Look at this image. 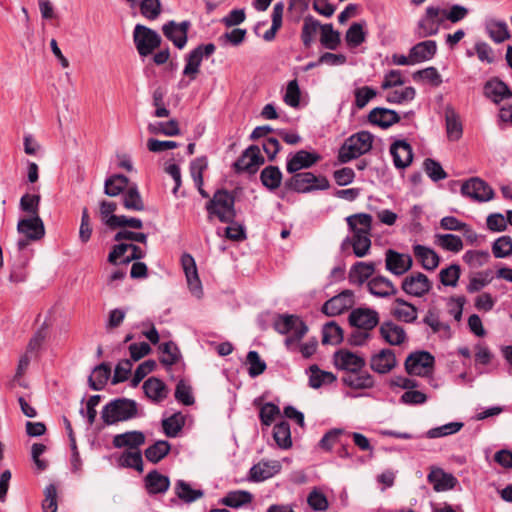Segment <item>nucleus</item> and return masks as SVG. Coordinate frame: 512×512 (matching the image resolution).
I'll return each instance as SVG.
<instances>
[{"instance_id":"obj_1","label":"nucleus","mask_w":512,"mask_h":512,"mask_svg":"<svg viewBox=\"0 0 512 512\" xmlns=\"http://www.w3.org/2000/svg\"><path fill=\"white\" fill-rule=\"evenodd\" d=\"M138 416V404L128 398H117L107 403L102 411L101 418L106 425L128 421Z\"/></svg>"},{"instance_id":"obj_2","label":"nucleus","mask_w":512,"mask_h":512,"mask_svg":"<svg viewBox=\"0 0 512 512\" xmlns=\"http://www.w3.org/2000/svg\"><path fill=\"white\" fill-rule=\"evenodd\" d=\"M209 218L216 216L222 223H233L236 218L235 197L227 190H217L206 204Z\"/></svg>"},{"instance_id":"obj_3","label":"nucleus","mask_w":512,"mask_h":512,"mask_svg":"<svg viewBox=\"0 0 512 512\" xmlns=\"http://www.w3.org/2000/svg\"><path fill=\"white\" fill-rule=\"evenodd\" d=\"M373 136L367 130H360L350 136L338 151V161L341 164L348 163L367 153L372 148Z\"/></svg>"},{"instance_id":"obj_4","label":"nucleus","mask_w":512,"mask_h":512,"mask_svg":"<svg viewBox=\"0 0 512 512\" xmlns=\"http://www.w3.org/2000/svg\"><path fill=\"white\" fill-rule=\"evenodd\" d=\"M294 175L285 182V187L298 193H306L312 190H326L330 183L325 176H316L311 172L293 173Z\"/></svg>"},{"instance_id":"obj_5","label":"nucleus","mask_w":512,"mask_h":512,"mask_svg":"<svg viewBox=\"0 0 512 512\" xmlns=\"http://www.w3.org/2000/svg\"><path fill=\"white\" fill-rule=\"evenodd\" d=\"M274 328L280 334H290L285 340L287 345L300 341L308 331L306 324L295 315H280L274 322Z\"/></svg>"},{"instance_id":"obj_6","label":"nucleus","mask_w":512,"mask_h":512,"mask_svg":"<svg viewBox=\"0 0 512 512\" xmlns=\"http://www.w3.org/2000/svg\"><path fill=\"white\" fill-rule=\"evenodd\" d=\"M133 40L141 57L150 55L161 44V36L154 30L137 24L133 31Z\"/></svg>"},{"instance_id":"obj_7","label":"nucleus","mask_w":512,"mask_h":512,"mask_svg":"<svg viewBox=\"0 0 512 512\" xmlns=\"http://www.w3.org/2000/svg\"><path fill=\"white\" fill-rule=\"evenodd\" d=\"M444 22L442 8L428 6L424 15L419 19L415 34L419 38H427L438 34L441 24Z\"/></svg>"},{"instance_id":"obj_8","label":"nucleus","mask_w":512,"mask_h":512,"mask_svg":"<svg viewBox=\"0 0 512 512\" xmlns=\"http://www.w3.org/2000/svg\"><path fill=\"white\" fill-rule=\"evenodd\" d=\"M434 356L427 351L411 353L405 360V370L409 375L427 376L433 370Z\"/></svg>"},{"instance_id":"obj_9","label":"nucleus","mask_w":512,"mask_h":512,"mask_svg":"<svg viewBox=\"0 0 512 512\" xmlns=\"http://www.w3.org/2000/svg\"><path fill=\"white\" fill-rule=\"evenodd\" d=\"M215 49V45L212 43L199 45L193 49L185 58L186 64L182 72L183 75L189 77L190 81L195 80L203 59L210 57Z\"/></svg>"},{"instance_id":"obj_10","label":"nucleus","mask_w":512,"mask_h":512,"mask_svg":"<svg viewBox=\"0 0 512 512\" xmlns=\"http://www.w3.org/2000/svg\"><path fill=\"white\" fill-rule=\"evenodd\" d=\"M461 193L477 202L489 201L494 196L493 189L478 177L465 181L461 186Z\"/></svg>"},{"instance_id":"obj_11","label":"nucleus","mask_w":512,"mask_h":512,"mask_svg":"<svg viewBox=\"0 0 512 512\" xmlns=\"http://www.w3.org/2000/svg\"><path fill=\"white\" fill-rule=\"evenodd\" d=\"M401 288L408 295L422 297L432 289V282L425 274L414 272L403 279Z\"/></svg>"},{"instance_id":"obj_12","label":"nucleus","mask_w":512,"mask_h":512,"mask_svg":"<svg viewBox=\"0 0 512 512\" xmlns=\"http://www.w3.org/2000/svg\"><path fill=\"white\" fill-rule=\"evenodd\" d=\"M354 305V293L351 290H344L338 295L327 300L321 311L327 316H337L350 309Z\"/></svg>"},{"instance_id":"obj_13","label":"nucleus","mask_w":512,"mask_h":512,"mask_svg":"<svg viewBox=\"0 0 512 512\" xmlns=\"http://www.w3.org/2000/svg\"><path fill=\"white\" fill-rule=\"evenodd\" d=\"M334 364L337 368L347 371V373L360 372L366 366L363 357L349 351L339 350L334 354Z\"/></svg>"},{"instance_id":"obj_14","label":"nucleus","mask_w":512,"mask_h":512,"mask_svg":"<svg viewBox=\"0 0 512 512\" xmlns=\"http://www.w3.org/2000/svg\"><path fill=\"white\" fill-rule=\"evenodd\" d=\"M413 260L408 254L388 249L385 254L386 269L396 276L404 275L412 267Z\"/></svg>"},{"instance_id":"obj_15","label":"nucleus","mask_w":512,"mask_h":512,"mask_svg":"<svg viewBox=\"0 0 512 512\" xmlns=\"http://www.w3.org/2000/svg\"><path fill=\"white\" fill-rule=\"evenodd\" d=\"M189 27V21H183L181 23L169 21L163 25L162 31L165 37H167L178 49H183L187 44V33Z\"/></svg>"},{"instance_id":"obj_16","label":"nucleus","mask_w":512,"mask_h":512,"mask_svg":"<svg viewBox=\"0 0 512 512\" xmlns=\"http://www.w3.org/2000/svg\"><path fill=\"white\" fill-rule=\"evenodd\" d=\"M349 323L366 331L372 330L379 323V315L369 308H357L350 313Z\"/></svg>"},{"instance_id":"obj_17","label":"nucleus","mask_w":512,"mask_h":512,"mask_svg":"<svg viewBox=\"0 0 512 512\" xmlns=\"http://www.w3.org/2000/svg\"><path fill=\"white\" fill-rule=\"evenodd\" d=\"M264 163V158L260 154L258 146L252 145L248 147L241 157L234 163L236 171H247L254 173L258 167Z\"/></svg>"},{"instance_id":"obj_18","label":"nucleus","mask_w":512,"mask_h":512,"mask_svg":"<svg viewBox=\"0 0 512 512\" xmlns=\"http://www.w3.org/2000/svg\"><path fill=\"white\" fill-rule=\"evenodd\" d=\"M397 365V359L393 350L385 348L370 358V368L378 374H387Z\"/></svg>"},{"instance_id":"obj_19","label":"nucleus","mask_w":512,"mask_h":512,"mask_svg":"<svg viewBox=\"0 0 512 512\" xmlns=\"http://www.w3.org/2000/svg\"><path fill=\"white\" fill-rule=\"evenodd\" d=\"M17 230L32 241L40 240L45 235V228L39 215L19 220Z\"/></svg>"},{"instance_id":"obj_20","label":"nucleus","mask_w":512,"mask_h":512,"mask_svg":"<svg viewBox=\"0 0 512 512\" xmlns=\"http://www.w3.org/2000/svg\"><path fill=\"white\" fill-rule=\"evenodd\" d=\"M427 480L433 485V489L436 492L454 489L458 484V480L453 474L447 473L439 467L431 468V471L427 476Z\"/></svg>"},{"instance_id":"obj_21","label":"nucleus","mask_w":512,"mask_h":512,"mask_svg":"<svg viewBox=\"0 0 512 512\" xmlns=\"http://www.w3.org/2000/svg\"><path fill=\"white\" fill-rule=\"evenodd\" d=\"M346 222L352 237L371 236L373 218L368 213H356L348 216Z\"/></svg>"},{"instance_id":"obj_22","label":"nucleus","mask_w":512,"mask_h":512,"mask_svg":"<svg viewBox=\"0 0 512 512\" xmlns=\"http://www.w3.org/2000/svg\"><path fill=\"white\" fill-rule=\"evenodd\" d=\"M390 153L396 168L404 169L412 163V148L405 140H396L393 142L390 146Z\"/></svg>"},{"instance_id":"obj_23","label":"nucleus","mask_w":512,"mask_h":512,"mask_svg":"<svg viewBox=\"0 0 512 512\" xmlns=\"http://www.w3.org/2000/svg\"><path fill=\"white\" fill-rule=\"evenodd\" d=\"M281 464L279 461H261L253 465L249 471L251 481L260 482L269 479L280 472Z\"/></svg>"},{"instance_id":"obj_24","label":"nucleus","mask_w":512,"mask_h":512,"mask_svg":"<svg viewBox=\"0 0 512 512\" xmlns=\"http://www.w3.org/2000/svg\"><path fill=\"white\" fill-rule=\"evenodd\" d=\"M484 95L496 104L506 99H512V91L506 83L498 78H493L486 82L484 85Z\"/></svg>"},{"instance_id":"obj_25","label":"nucleus","mask_w":512,"mask_h":512,"mask_svg":"<svg viewBox=\"0 0 512 512\" xmlns=\"http://www.w3.org/2000/svg\"><path fill=\"white\" fill-rule=\"evenodd\" d=\"M367 288L372 295L380 298H387L398 292L394 284L384 276L371 278L367 283Z\"/></svg>"},{"instance_id":"obj_26","label":"nucleus","mask_w":512,"mask_h":512,"mask_svg":"<svg viewBox=\"0 0 512 512\" xmlns=\"http://www.w3.org/2000/svg\"><path fill=\"white\" fill-rule=\"evenodd\" d=\"M320 160V156L305 150L298 151L286 165L287 172L293 174L301 169L309 168Z\"/></svg>"},{"instance_id":"obj_27","label":"nucleus","mask_w":512,"mask_h":512,"mask_svg":"<svg viewBox=\"0 0 512 512\" xmlns=\"http://www.w3.org/2000/svg\"><path fill=\"white\" fill-rule=\"evenodd\" d=\"M398 120L399 116L394 110L382 107L372 109L368 115L369 123L381 128H388L389 126L397 123Z\"/></svg>"},{"instance_id":"obj_28","label":"nucleus","mask_w":512,"mask_h":512,"mask_svg":"<svg viewBox=\"0 0 512 512\" xmlns=\"http://www.w3.org/2000/svg\"><path fill=\"white\" fill-rule=\"evenodd\" d=\"M145 395L155 403H159L167 398L169 389L159 378L150 377L143 383Z\"/></svg>"},{"instance_id":"obj_29","label":"nucleus","mask_w":512,"mask_h":512,"mask_svg":"<svg viewBox=\"0 0 512 512\" xmlns=\"http://www.w3.org/2000/svg\"><path fill=\"white\" fill-rule=\"evenodd\" d=\"M414 64L431 60L437 52V43L434 40L419 42L410 48Z\"/></svg>"},{"instance_id":"obj_30","label":"nucleus","mask_w":512,"mask_h":512,"mask_svg":"<svg viewBox=\"0 0 512 512\" xmlns=\"http://www.w3.org/2000/svg\"><path fill=\"white\" fill-rule=\"evenodd\" d=\"M379 332L381 337L390 345H401L406 340L405 330L392 321L383 322Z\"/></svg>"},{"instance_id":"obj_31","label":"nucleus","mask_w":512,"mask_h":512,"mask_svg":"<svg viewBox=\"0 0 512 512\" xmlns=\"http://www.w3.org/2000/svg\"><path fill=\"white\" fill-rule=\"evenodd\" d=\"M113 446L115 448L128 447L130 449H137L145 443V435L141 431H127L122 434H117L113 438Z\"/></svg>"},{"instance_id":"obj_32","label":"nucleus","mask_w":512,"mask_h":512,"mask_svg":"<svg viewBox=\"0 0 512 512\" xmlns=\"http://www.w3.org/2000/svg\"><path fill=\"white\" fill-rule=\"evenodd\" d=\"M413 252L424 269L433 271L438 267L440 258L433 249L421 244H416L413 246Z\"/></svg>"},{"instance_id":"obj_33","label":"nucleus","mask_w":512,"mask_h":512,"mask_svg":"<svg viewBox=\"0 0 512 512\" xmlns=\"http://www.w3.org/2000/svg\"><path fill=\"white\" fill-rule=\"evenodd\" d=\"M145 487L149 494H163L170 487L169 477L162 475L157 470L150 471L144 479Z\"/></svg>"},{"instance_id":"obj_34","label":"nucleus","mask_w":512,"mask_h":512,"mask_svg":"<svg viewBox=\"0 0 512 512\" xmlns=\"http://www.w3.org/2000/svg\"><path fill=\"white\" fill-rule=\"evenodd\" d=\"M342 382L352 389H370L375 384L374 377L363 370L360 372L347 373L342 377Z\"/></svg>"},{"instance_id":"obj_35","label":"nucleus","mask_w":512,"mask_h":512,"mask_svg":"<svg viewBox=\"0 0 512 512\" xmlns=\"http://www.w3.org/2000/svg\"><path fill=\"white\" fill-rule=\"evenodd\" d=\"M375 272V264L373 262H356L349 271V281L352 284L362 285Z\"/></svg>"},{"instance_id":"obj_36","label":"nucleus","mask_w":512,"mask_h":512,"mask_svg":"<svg viewBox=\"0 0 512 512\" xmlns=\"http://www.w3.org/2000/svg\"><path fill=\"white\" fill-rule=\"evenodd\" d=\"M111 375V367L108 363H101L93 369V373L88 377V384L92 390H102Z\"/></svg>"},{"instance_id":"obj_37","label":"nucleus","mask_w":512,"mask_h":512,"mask_svg":"<svg viewBox=\"0 0 512 512\" xmlns=\"http://www.w3.org/2000/svg\"><path fill=\"white\" fill-rule=\"evenodd\" d=\"M395 303L398 305L392 310L393 316L403 322L412 323L417 319V308L402 298H396Z\"/></svg>"},{"instance_id":"obj_38","label":"nucleus","mask_w":512,"mask_h":512,"mask_svg":"<svg viewBox=\"0 0 512 512\" xmlns=\"http://www.w3.org/2000/svg\"><path fill=\"white\" fill-rule=\"evenodd\" d=\"M485 28L490 38L496 43H502L510 37L508 25L505 21L487 19Z\"/></svg>"},{"instance_id":"obj_39","label":"nucleus","mask_w":512,"mask_h":512,"mask_svg":"<svg viewBox=\"0 0 512 512\" xmlns=\"http://www.w3.org/2000/svg\"><path fill=\"white\" fill-rule=\"evenodd\" d=\"M129 179L122 174H115L107 178L104 185V192L110 197L124 193L129 187Z\"/></svg>"},{"instance_id":"obj_40","label":"nucleus","mask_w":512,"mask_h":512,"mask_svg":"<svg viewBox=\"0 0 512 512\" xmlns=\"http://www.w3.org/2000/svg\"><path fill=\"white\" fill-rule=\"evenodd\" d=\"M175 494L184 503H192L203 497L204 492L200 489H193L189 483L184 480H178L175 483Z\"/></svg>"},{"instance_id":"obj_41","label":"nucleus","mask_w":512,"mask_h":512,"mask_svg":"<svg viewBox=\"0 0 512 512\" xmlns=\"http://www.w3.org/2000/svg\"><path fill=\"white\" fill-rule=\"evenodd\" d=\"M416 95L412 86L396 87L387 91L386 101L393 104H405L411 102Z\"/></svg>"},{"instance_id":"obj_42","label":"nucleus","mask_w":512,"mask_h":512,"mask_svg":"<svg viewBox=\"0 0 512 512\" xmlns=\"http://www.w3.org/2000/svg\"><path fill=\"white\" fill-rule=\"evenodd\" d=\"M123 206L131 211H143L145 205L136 184H132L123 193Z\"/></svg>"},{"instance_id":"obj_43","label":"nucleus","mask_w":512,"mask_h":512,"mask_svg":"<svg viewBox=\"0 0 512 512\" xmlns=\"http://www.w3.org/2000/svg\"><path fill=\"white\" fill-rule=\"evenodd\" d=\"M322 26L323 25H321L320 22L312 16H306L304 18L301 40L305 47L311 46L318 31L321 32Z\"/></svg>"},{"instance_id":"obj_44","label":"nucleus","mask_w":512,"mask_h":512,"mask_svg":"<svg viewBox=\"0 0 512 512\" xmlns=\"http://www.w3.org/2000/svg\"><path fill=\"white\" fill-rule=\"evenodd\" d=\"M252 499L253 496L250 492L237 490L229 492L220 500V503L231 508H239L243 505L251 503Z\"/></svg>"},{"instance_id":"obj_45","label":"nucleus","mask_w":512,"mask_h":512,"mask_svg":"<svg viewBox=\"0 0 512 512\" xmlns=\"http://www.w3.org/2000/svg\"><path fill=\"white\" fill-rule=\"evenodd\" d=\"M171 445L166 440H158L153 445L149 446L144 454L148 461L158 463L165 458L170 452Z\"/></svg>"},{"instance_id":"obj_46","label":"nucleus","mask_w":512,"mask_h":512,"mask_svg":"<svg viewBox=\"0 0 512 512\" xmlns=\"http://www.w3.org/2000/svg\"><path fill=\"white\" fill-rule=\"evenodd\" d=\"M262 184L269 190L277 189L282 180V173L277 166H267L260 174Z\"/></svg>"},{"instance_id":"obj_47","label":"nucleus","mask_w":512,"mask_h":512,"mask_svg":"<svg viewBox=\"0 0 512 512\" xmlns=\"http://www.w3.org/2000/svg\"><path fill=\"white\" fill-rule=\"evenodd\" d=\"M159 350L164 354L160 358V363L165 367L176 364L181 357L180 350L173 341L160 344Z\"/></svg>"},{"instance_id":"obj_48","label":"nucleus","mask_w":512,"mask_h":512,"mask_svg":"<svg viewBox=\"0 0 512 512\" xmlns=\"http://www.w3.org/2000/svg\"><path fill=\"white\" fill-rule=\"evenodd\" d=\"M273 438L280 448L288 449L291 447L290 425L287 421H281L274 426Z\"/></svg>"},{"instance_id":"obj_49","label":"nucleus","mask_w":512,"mask_h":512,"mask_svg":"<svg viewBox=\"0 0 512 512\" xmlns=\"http://www.w3.org/2000/svg\"><path fill=\"white\" fill-rule=\"evenodd\" d=\"M365 25V22H355L349 27L345 35V40L349 47H358L365 41Z\"/></svg>"},{"instance_id":"obj_50","label":"nucleus","mask_w":512,"mask_h":512,"mask_svg":"<svg viewBox=\"0 0 512 512\" xmlns=\"http://www.w3.org/2000/svg\"><path fill=\"white\" fill-rule=\"evenodd\" d=\"M310 371L309 385L314 389H318L324 384H331L337 379L332 372L322 371L317 365H312Z\"/></svg>"},{"instance_id":"obj_51","label":"nucleus","mask_w":512,"mask_h":512,"mask_svg":"<svg viewBox=\"0 0 512 512\" xmlns=\"http://www.w3.org/2000/svg\"><path fill=\"white\" fill-rule=\"evenodd\" d=\"M185 424L184 417L180 412L162 420V427L167 437H176Z\"/></svg>"},{"instance_id":"obj_52","label":"nucleus","mask_w":512,"mask_h":512,"mask_svg":"<svg viewBox=\"0 0 512 512\" xmlns=\"http://www.w3.org/2000/svg\"><path fill=\"white\" fill-rule=\"evenodd\" d=\"M323 344L337 345L343 341V330L334 321L328 322L323 327Z\"/></svg>"},{"instance_id":"obj_53","label":"nucleus","mask_w":512,"mask_h":512,"mask_svg":"<svg viewBox=\"0 0 512 512\" xmlns=\"http://www.w3.org/2000/svg\"><path fill=\"white\" fill-rule=\"evenodd\" d=\"M436 243L444 250L454 253L460 252L463 249L462 239L454 234L436 235Z\"/></svg>"},{"instance_id":"obj_54","label":"nucleus","mask_w":512,"mask_h":512,"mask_svg":"<svg viewBox=\"0 0 512 512\" xmlns=\"http://www.w3.org/2000/svg\"><path fill=\"white\" fill-rule=\"evenodd\" d=\"M423 169L428 177L434 182L444 180L448 177V174L445 172L442 165L432 158H426L423 161Z\"/></svg>"},{"instance_id":"obj_55","label":"nucleus","mask_w":512,"mask_h":512,"mask_svg":"<svg viewBox=\"0 0 512 512\" xmlns=\"http://www.w3.org/2000/svg\"><path fill=\"white\" fill-rule=\"evenodd\" d=\"M460 275V266L458 264H451L440 270L439 279L444 286L455 287L459 281Z\"/></svg>"},{"instance_id":"obj_56","label":"nucleus","mask_w":512,"mask_h":512,"mask_svg":"<svg viewBox=\"0 0 512 512\" xmlns=\"http://www.w3.org/2000/svg\"><path fill=\"white\" fill-rule=\"evenodd\" d=\"M320 41L326 48L334 50L340 43V34L333 29L332 24H324L321 27Z\"/></svg>"},{"instance_id":"obj_57","label":"nucleus","mask_w":512,"mask_h":512,"mask_svg":"<svg viewBox=\"0 0 512 512\" xmlns=\"http://www.w3.org/2000/svg\"><path fill=\"white\" fill-rule=\"evenodd\" d=\"M355 106L359 109L364 108L373 98L377 96V90L370 86H361L355 88L354 92Z\"/></svg>"},{"instance_id":"obj_58","label":"nucleus","mask_w":512,"mask_h":512,"mask_svg":"<svg viewBox=\"0 0 512 512\" xmlns=\"http://www.w3.org/2000/svg\"><path fill=\"white\" fill-rule=\"evenodd\" d=\"M350 242L355 256L361 258L368 254L371 247V236H357L346 238L344 243Z\"/></svg>"},{"instance_id":"obj_59","label":"nucleus","mask_w":512,"mask_h":512,"mask_svg":"<svg viewBox=\"0 0 512 512\" xmlns=\"http://www.w3.org/2000/svg\"><path fill=\"white\" fill-rule=\"evenodd\" d=\"M489 259V252L483 250H469L463 256V260L472 268H479L485 265Z\"/></svg>"},{"instance_id":"obj_60","label":"nucleus","mask_w":512,"mask_h":512,"mask_svg":"<svg viewBox=\"0 0 512 512\" xmlns=\"http://www.w3.org/2000/svg\"><path fill=\"white\" fill-rule=\"evenodd\" d=\"M57 487L54 484H49L44 489V500L42 501L43 512H57Z\"/></svg>"},{"instance_id":"obj_61","label":"nucleus","mask_w":512,"mask_h":512,"mask_svg":"<svg viewBox=\"0 0 512 512\" xmlns=\"http://www.w3.org/2000/svg\"><path fill=\"white\" fill-rule=\"evenodd\" d=\"M246 360L249 365L248 374L250 377L255 378L266 370V363L260 358L258 352L249 351Z\"/></svg>"},{"instance_id":"obj_62","label":"nucleus","mask_w":512,"mask_h":512,"mask_svg":"<svg viewBox=\"0 0 512 512\" xmlns=\"http://www.w3.org/2000/svg\"><path fill=\"white\" fill-rule=\"evenodd\" d=\"M492 252L496 258H505L512 255V238L501 236L492 245Z\"/></svg>"},{"instance_id":"obj_63","label":"nucleus","mask_w":512,"mask_h":512,"mask_svg":"<svg viewBox=\"0 0 512 512\" xmlns=\"http://www.w3.org/2000/svg\"><path fill=\"white\" fill-rule=\"evenodd\" d=\"M492 281L490 271L479 272L477 275L470 277L467 285V291L469 293H475L481 291Z\"/></svg>"},{"instance_id":"obj_64","label":"nucleus","mask_w":512,"mask_h":512,"mask_svg":"<svg viewBox=\"0 0 512 512\" xmlns=\"http://www.w3.org/2000/svg\"><path fill=\"white\" fill-rule=\"evenodd\" d=\"M174 396L178 402L186 406L193 405L195 402L192 395V388L184 380H180L177 383Z\"/></svg>"}]
</instances>
